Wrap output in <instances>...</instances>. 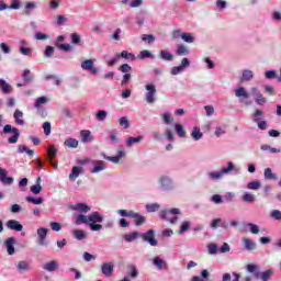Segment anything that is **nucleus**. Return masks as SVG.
Masks as SVG:
<instances>
[{"label": "nucleus", "instance_id": "obj_58", "mask_svg": "<svg viewBox=\"0 0 281 281\" xmlns=\"http://www.w3.org/2000/svg\"><path fill=\"white\" fill-rule=\"evenodd\" d=\"M97 120H100L101 122H104L106 120V111L100 110L97 113Z\"/></svg>", "mask_w": 281, "mask_h": 281}, {"label": "nucleus", "instance_id": "obj_25", "mask_svg": "<svg viewBox=\"0 0 281 281\" xmlns=\"http://www.w3.org/2000/svg\"><path fill=\"white\" fill-rule=\"evenodd\" d=\"M254 78V72L251 70H244L239 82H249Z\"/></svg>", "mask_w": 281, "mask_h": 281}, {"label": "nucleus", "instance_id": "obj_38", "mask_svg": "<svg viewBox=\"0 0 281 281\" xmlns=\"http://www.w3.org/2000/svg\"><path fill=\"white\" fill-rule=\"evenodd\" d=\"M175 131H176L178 136L186 137V130L183 128V125H181L179 123H176Z\"/></svg>", "mask_w": 281, "mask_h": 281}, {"label": "nucleus", "instance_id": "obj_44", "mask_svg": "<svg viewBox=\"0 0 281 281\" xmlns=\"http://www.w3.org/2000/svg\"><path fill=\"white\" fill-rule=\"evenodd\" d=\"M244 245H245V248L248 249L249 251L251 249H255V247H256V244L254 243V240L248 239V238L244 239Z\"/></svg>", "mask_w": 281, "mask_h": 281}, {"label": "nucleus", "instance_id": "obj_27", "mask_svg": "<svg viewBox=\"0 0 281 281\" xmlns=\"http://www.w3.org/2000/svg\"><path fill=\"white\" fill-rule=\"evenodd\" d=\"M78 139L76 138H67L65 142H64V146H66L67 148H78Z\"/></svg>", "mask_w": 281, "mask_h": 281}, {"label": "nucleus", "instance_id": "obj_55", "mask_svg": "<svg viewBox=\"0 0 281 281\" xmlns=\"http://www.w3.org/2000/svg\"><path fill=\"white\" fill-rule=\"evenodd\" d=\"M43 128H44V134L45 135H50V133H52V123L45 122L43 124Z\"/></svg>", "mask_w": 281, "mask_h": 281}, {"label": "nucleus", "instance_id": "obj_47", "mask_svg": "<svg viewBox=\"0 0 281 281\" xmlns=\"http://www.w3.org/2000/svg\"><path fill=\"white\" fill-rule=\"evenodd\" d=\"M160 58L164 60H172L173 56L168 50H160Z\"/></svg>", "mask_w": 281, "mask_h": 281}, {"label": "nucleus", "instance_id": "obj_45", "mask_svg": "<svg viewBox=\"0 0 281 281\" xmlns=\"http://www.w3.org/2000/svg\"><path fill=\"white\" fill-rule=\"evenodd\" d=\"M119 70H121L122 74H131V71H133V68H132L131 65H128V64H122V65L119 67Z\"/></svg>", "mask_w": 281, "mask_h": 281}, {"label": "nucleus", "instance_id": "obj_59", "mask_svg": "<svg viewBox=\"0 0 281 281\" xmlns=\"http://www.w3.org/2000/svg\"><path fill=\"white\" fill-rule=\"evenodd\" d=\"M44 55L46 56V58H50V56H54V46H46Z\"/></svg>", "mask_w": 281, "mask_h": 281}, {"label": "nucleus", "instance_id": "obj_24", "mask_svg": "<svg viewBox=\"0 0 281 281\" xmlns=\"http://www.w3.org/2000/svg\"><path fill=\"white\" fill-rule=\"evenodd\" d=\"M13 117L15 120V123L19 124V126H23L25 124V121L23 120V113L21 110H15Z\"/></svg>", "mask_w": 281, "mask_h": 281}, {"label": "nucleus", "instance_id": "obj_50", "mask_svg": "<svg viewBox=\"0 0 281 281\" xmlns=\"http://www.w3.org/2000/svg\"><path fill=\"white\" fill-rule=\"evenodd\" d=\"M138 58L140 60H144V58H153V54H150V52L148 50H140L138 54Z\"/></svg>", "mask_w": 281, "mask_h": 281}, {"label": "nucleus", "instance_id": "obj_43", "mask_svg": "<svg viewBox=\"0 0 281 281\" xmlns=\"http://www.w3.org/2000/svg\"><path fill=\"white\" fill-rule=\"evenodd\" d=\"M181 38L184 43H194V37L191 33H182Z\"/></svg>", "mask_w": 281, "mask_h": 281}, {"label": "nucleus", "instance_id": "obj_14", "mask_svg": "<svg viewBox=\"0 0 281 281\" xmlns=\"http://www.w3.org/2000/svg\"><path fill=\"white\" fill-rule=\"evenodd\" d=\"M7 227L13 229L14 232H23V225L19 224L15 220H10L7 222Z\"/></svg>", "mask_w": 281, "mask_h": 281}, {"label": "nucleus", "instance_id": "obj_2", "mask_svg": "<svg viewBox=\"0 0 281 281\" xmlns=\"http://www.w3.org/2000/svg\"><path fill=\"white\" fill-rule=\"evenodd\" d=\"M170 214L173 215V217L170 218ZM180 214L179 209H171L169 211H161L160 212V218L161 221H169L171 224L177 223L179 221V217L177 216Z\"/></svg>", "mask_w": 281, "mask_h": 281}, {"label": "nucleus", "instance_id": "obj_15", "mask_svg": "<svg viewBox=\"0 0 281 281\" xmlns=\"http://www.w3.org/2000/svg\"><path fill=\"white\" fill-rule=\"evenodd\" d=\"M102 273L106 276V278H111L113 276V263L106 262L102 265Z\"/></svg>", "mask_w": 281, "mask_h": 281}, {"label": "nucleus", "instance_id": "obj_39", "mask_svg": "<svg viewBox=\"0 0 281 281\" xmlns=\"http://www.w3.org/2000/svg\"><path fill=\"white\" fill-rule=\"evenodd\" d=\"M176 54H177V56H187V54H188V48L186 47V45L180 44V45H178V47H177Z\"/></svg>", "mask_w": 281, "mask_h": 281}, {"label": "nucleus", "instance_id": "obj_41", "mask_svg": "<svg viewBox=\"0 0 281 281\" xmlns=\"http://www.w3.org/2000/svg\"><path fill=\"white\" fill-rule=\"evenodd\" d=\"M142 41H144L145 43H148L150 45V43H155V35H153V34H143L142 35Z\"/></svg>", "mask_w": 281, "mask_h": 281}, {"label": "nucleus", "instance_id": "obj_21", "mask_svg": "<svg viewBox=\"0 0 281 281\" xmlns=\"http://www.w3.org/2000/svg\"><path fill=\"white\" fill-rule=\"evenodd\" d=\"M256 278H260L262 281H269L271 280V276H273V270H265L261 273H256Z\"/></svg>", "mask_w": 281, "mask_h": 281}, {"label": "nucleus", "instance_id": "obj_10", "mask_svg": "<svg viewBox=\"0 0 281 281\" xmlns=\"http://www.w3.org/2000/svg\"><path fill=\"white\" fill-rule=\"evenodd\" d=\"M251 92L256 93V95H257V98L255 100L256 104H259V106L267 104V98H265V95H262V93H260L258 91V88H251Z\"/></svg>", "mask_w": 281, "mask_h": 281}, {"label": "nucleus", "instance_id": "obj_18", "mask_svg": "<svg viewBox=\"0 0 281 281\" xmlns=\"http://www.w3.org/2000/svg\"><path fill=\"white\" fill-rule=\"evenodd\" d=\"M236 98H243L244 100H249V92L244 87L235 89Z\"/></svg>", "mask_w": 281, "mask_h": 281}, {"label": "nucleus", "instance_id": "obj_46", "mask_svg": "<svg viewBox=\"0 0 281 281\" xmlns=\"http://www.w3.org/2000/svg\"><path fill=\"white\" fill-rule=\"evenodd\" d=\"M27 201V203H33L34 205H41V203H43V198H32V196H26L25 199Z\"/></svg>", "mask_w": 281, "mask_h": 281}, {"label": "nucleus", "instance_id": "obj_60", "mask_svg": "<svg viewBox=\"0 0 281 281\" xmlns=\"http://www.w3.org/2000/svg\"><path fill=\"white\" fill-rule=\"evenodd\" d=\"M50 228L53 229V232H60L63 229V226L60 225V223L52 222Z\"/></svg>", "mask_w": 281, "mask_h": 281}, {"label": "nucleus", "instance_id": "obj_32", "mask_svg": "<svg viewBox=\"0 0 281 281\" xmlns=\"http://www.w3.org/2000/svg\"><path fill=\"white\" fill-rule=\"evenodd\" d=\"M55 47H57L58 49H60L61 52H71L72 47L70 44H61L58 42H55Z\"/></svg>", "mask_w": 281, "mask_h": 281}, {"label": "nucleus", "instance_id": "obj_31", "mask_svg": "<svg viewBox=\"0 0 281 281\" xmlns=\"http://www.w3.org/2000/svg\"><path fill=\"white\" fill-rule=\"evenodd\" d=\"M127 274L130 276V278H137V276H139L137 267H135V265L127 266Z\"/></svg>", "mask_w": 281, "mask_h": 281}, {"label": "nucleus", "instance_id": "obj_11", "mask_svg": "<svg viewBox=\"0 0 281 281\" xmlns=\"http://www.w3.org/2000/svg\"><path fill=\"white\" fill-rule=\"evenodd\" d=\"M131 218H133L136 227H139V226L144 225V223H146V217L144 215H140L139 213L133 212Z\"/></svg>", "mask_w": 281, "mask_h": 281}, {"label": "nucleus", "instance_id": "obj_35", "mask_svg": "<svg viewBox=\"0 0 281 281\" xmlns=\"http://www.w3.org/2000/svg\"><path fill=\"white\" fill-rule=\"evenodd\" d=\"M265 179L273 181V180L278 179V177L273 173L271 168H266L265 169Z\"/></svg>", "mask_w": 281, "mask_h": 281}, {"label": "nucleus", "instance_id": "obj_63", "mask_svg": "<svg viewBox=\"0 0 281 281\" xmlns=\"http://www.w3.org/2000/svg\"><path fill=\"white\" fill-rule=\"evenodd\" d=\"M207 249H209V254H217L218 251V246H216V244H210L207 246Z\"/></svg>", "mask_w": 281, "mask_h": 281}, {"label": "nucleus", "instance_id": "obj_13", "mask_svg": "<svg viewBox=\"0 0 281 281\" xmlns=\"http://www.w3.org/2000/svg\"><path fill=\"white\" fill-rule=\"evenodd\" d=\"M102 221H104V218L102 217L100 212H93L88 216V223L90 224L102 223Z\"/></svg>", "mask_w": 281, "mask_h": 281}, {"label": "nucleus", "instance_id": "obj_33", "mask_svg": "<svg viewBox=\"0 0 281 281\" xmlns=\"http://www.w3.org/2000/svg\"><path fill=\"white\" fill-rule=\"evenodd\" d=\"M142 139H144V136L128 137L126 140V146L131 147L133 144H139Z\"/></svg>", "mask_w": 281, "mask_h": 281}, {"label": "nucleus", "instance_id": "obj_52", "mask_svg": "<svg viewBox=\"0 0 281 281\" xmlns=\"http://www.w3.org/2000/svg\"><path fill=\"white\" fill-rule=\"evenodd\" d=\"M19 153H26L30 155V157H32V155H34V150L29 149L27 146H25V145L19 146Z\"/></svg>", "mask_w": 281, "mask_h": 281}, {"label": "nucleus", "instance_id": "obj_22", "mask_svg": "<svg viewBox=\"0 0 281 281\" xmlns=\"http://www.w3.org/2000/svg\"><path fill=\"white\" fill-rule=\"evenodd\" d=\"M117 58H125V60H137V57L133 53H128V50H123L121 54H117Z\"/></svg>", "mask_w": 281, "mask_h": 281}, {"label": "nucleus", "instance_id": "obj_48", "mask_svg": "<svg viewBox=\"0 0 281 281\" xmlns=\"http://www.w3.org/2000/svg\"><path fill=\"white\" fill-rule=\"evenodd\" d=\"M260 181H251L247 184L248 190H260Z\"/></svg>", "mask_w": 281, "mask_h": 281}, {"label": "nucleus", "instance_id": "obj_16", "mask_svg": "<svg viewBox=\"0 0 281 281\" xmlns=\"http://www.w3.org/2000/svg\"><path fill=\"white\" fill-rule=\"evenodd\" d=\"M124 157H126V153L119 150L116 156H108L105 159H108V161H112V164H120V159Z\"/></svg>", "mask_w": 281, "mask_h": 281}, {"label": "nucleus", "instance_id": "obj_17", "mask_svg": "<svg viewBox=\"0 0 281 281\" xmlns=\"http://www.w3.org/2000/svg\"><path fill=\"white\" fill-rule=\"evenodd\" d=\"M82 172V167L75 166L71 169V172L69 173L70 181H76L80 177Z\"/></svg>", "mask_w": 281, "mask_h": 281}, {"label": "nucleus", "instance_id": "obj_30", "mask_svg": "<svg viewBox=\"0 0 281 281\" xmlns=\"http://www.w3.org/2000/svg\"><path fill=\"white\" fill-rule=\"evenodd\" d=\"M37 234L40 237V245H45V238H47V228L37 229Z\"/></svg>", "mask_w": 281, "mask_h": 281}, {"label": "nucleus", "instance_id": "obj_57", "mask_svg": "<svg viewBox=\"0 0 281 281\" xmlns=\"http://www.w3.org/2000/svg\"><path fill=\"white\" fill-rule=\"evenodd\" d=\"M42 190H43V187H41V184H34L31 187V192L33 194H41Z\"/></svg>", "mask_w": 281, "mask_h": 281}, {"label": "nucleus", "instance_id": "obj_7", "mask_svg": "<svg viewBox=\"0 0 281 281\" xmlns=\"http://www.w3.org/2000/svg\"><path fill=\"white\" fill-rule=\"evenodd\" d=\"M147 93H146V102L153 104L155 102V93H157V89H155V85H147L146 86Z\"/></svg>", "mask_w": 281, "mask_h": 281}, {"label": "nucleus", "instance_id": "obj_40", "mask_svg": "<svg viewBox=\"0 0 281 281\" xmlns=\"http://www.w3.org/2000/svg\"><path fill=\"white\" fill-rule=\"evenodd\" d=\"M126 243H133L136 238H139V233L134 232L124 236Z\"/></svg>", "mask_w": 281, "mask_h": 281}, {"label": "nucleus", "instance_id": "obj_56", "mask_svg": "<svg viewBox=\"0 0 281 281\" xmlns=\"http://www.w3.org/2000/svg\"><path fill=\"white\" fill-rule=\"evenodd\" d=\"M70 38L74 45H80V35H78L77 33H72L70 35Z\"/></svg>", "mask_w": 281, "mask_h": 281}, {"label": "nucleus", "instance_id": "obj_5", "mask_svg": "<svg viewBox=\"0 0 281 281\" xmlns=\"http://www.w3.org/2000/svg\"><path fill=\"white\" fill-rule=\"evenodd\" d=\"M140 237L146 243H149V245H151V247H157L158 243H157V239H155V231L149 229L146 232V234L140 235Z\"/></svg>", "mask_w": 281, "mask_h": 281}, {"label": "nucleus", "instance_id": "obj_49", "mask_svg": "<svg viewBox=\"0 0 281 281\" xmlns=\"http://www.w3.org/2000/svg\"><path fill=\"white\" fill-rule=\"evenodd\" d=\"M159 204L158 203H153V204H147L146 210L147 212H159Z\"/></svg>", "mask_w": 281, "mask_h": 281}, {"label": "nucleus", "instance_id": "obj_23", "mask_svg": "<svg viewBox=\"0 0 281 281\" xmlns=\"http://www.w3.org/2000/svg\"><path fill=\"white\" fill-rule=\"evenodd\" d=\"M80 137H81V142H83V144H89V142H91V131H89V130L80 131Z\"/></svg>", "mask_w": 281, "mask_h": 281}, {"label": "nucleus", "instance_id": "obj_9", "mask_svg": "<svg viewBox=\"0 0 281 281\" xmlns=\"http://www.w3.org/2000/svg\"><path fill=\"white\" fill-rule=\"evenodd\" d=\"M0 181L3 186H12V183H14V179L12 177H8V171L2 168H0Z\"/></svg>", "mask_w": 281, "mask_h": 281}, {"label": "nucleus", "instance_id": "obj_37", "mask_svg": "<svg viewBox=\"0 0 281 281\" xmlns=\"http://www.w3.org/2000/svg\"><path fill=\"white\" fill-rule=\"evenodd\" d=\"M74 236L77 240H85V238H87V234L82 229H75Z\"/></svg>", "mask_w": 281, "mask_h": 281}, {"label": "nucleus", "instance_id": "obj_53", "mask_svg": "<svg viewBox=\"0 0 281 281\" xmlns=\"http://www.w3.org/2000/svg\"><path fill=\"white\" fill-rule=\"evenodd\" d=\"M165 124H172V122H175V119L172 117V115L165 113L161 115Z\"/></svg>", "mask_w": 281, "mask_h": 281}, {"label": "nucleus", "instance_id": "obj_36", "mask_svg": "<svg viewBox=\"0 0 281 281\" xmlns=\"http://www.w3.org/2000/svg\"><path fill=\"white\" fill-rule=\"evenodd\" d=\"M34 8H36V3H34V2H26L25 7H24V14L30 16V14H32V10H34Z\"/></svg>", "mask_w": 281, "mask_h": 281}, {"label": "nucleus", "instance_id": "obj_1", "mask_svg": "<svg viewBox=\"0 0 281 281\" xmlns=\"http://www.w3.org/2000/svg\"><path fill=\"white\" fill-rule=\"evenodd\" d=\"M236 166H234V162H228L227 167H223L221 171H212L209 173L210 179L217 180L223 177V175H228V172H232Z\"/></svg>", "mask_w": 281, "mask_h": 281}, {"label": "nucleus", "instance_id": "obj_61", "mask_svg": "<svg viewBox=\"0 0 281 281\" xmlns=\"http://www.w3.org/2000/svg\"><path fill=\"white\" fill-rule=\"evenodd\" d=\"M120 126H123V128H128V126H131L126 116L120 119Z\"/></svg>", "mask_w": 281, "mask_h": 281}, {"label": "nucleus", "instance_id": "obj_29", "mask_svg": "<svg viewBox=\"0 0 281 281\" xmlns=\"http://www.w3.org/2000/svg\"><path fill=\"white\" fill-rule=\"evenodd\" d=\"M76 225H82V224H89V216L83 215V214H79L76 216V221H75Z\"/></svg>", "mask_w": 281, "mask_h": 281}, {"label": "nucleus", "instance_id": "obj_4", "mask_svg": "<svg viewBox=\"0 0 281 281\" xmlns=\"http://www.w3.org/2000/svg\"><path fill=\"white\" fill-rule=\"evenodd\" d=\"M68 210H71L72 212H78L79 214H87V212H90L91 207L85 203H76L69 204Z\"/></svg>", "mask_w": 281, "mask_h": 281}, {"label": "nucleus", "instance_id": "obj_64", "mask_svg": "<svg viewBox=\"0 0 281 281\" xmlns=\"http://www.w3.org/2000/svg\"><path fill=\"white\" fill-rule=\"evenodd\" d=\"M271 216L272 218H274L276 221H281V212L278 210H274L271 212Z\"/></svg>", "mask_w": 281, "mask_h": 281}, {"label": "nucleus", "instance_id": "obj_8", "mask_svg": "<svg viewBox=\"0 0 281 281\" xmlns=\"http://www.w3.org/2000/svg\"><path fill=\"white\" fill-rule=\"evenodd\" d=\"M93 168L90 170L92 175L102 172L106 168V164L103 160H92Z\"/></svg>", "mask_w": 281, "mask_h": 281}, {"label": "nucleus", "instance_id": "obj_28", "mask_svg": "<svg viewBox=\"0 0 281 281\" xmlns=\"http://www.w3.org/2000/svg\"><path fill=\"white\" fill-rule=\"evenodd\" d=\"M153 262L159 269H168V263H166V261H164V259L160 257H155Z\"/></svg>", "mask_w": 281, "mask_h": 281}, {"label": "nucleus", "instance_id": "obj_42", "mask_svg": "<svg viewBox=\"0 0 281 281\" xmlns=\"http://www.w3.org/2000/svg\"><path fill=\"white\" fill-rule=\"evenodd\" d=\"M47 102V98L45 97H40L36 99L34 108L35 109H41V106H43V104H45Z\"/></svg>", "mask_w": 281, "mask_h": 281}, {"label": "nucleus", "instance_id": "obj_19", "mask_svg": "<svg viewBox=\"0 0 281 281\" xmlns=\"http://www.w3.org/2000/svg\"><path fill=\"white\" fill-rule=\"evenodd\" d=\"M14 243H15L14 237H10L5 240L7 251L9 256H14Z\"/></svg>", "mask_w": 281, "mask_h": 281}, {"label": "nucleus", "instance_id": "obj_6", "mask_svg": "<svg viewBox=\"0 0 281 281\" xmlns=\"http://www.w3.org/2000/svg\"><path fill=\"white\" fill-rule=\"evenodd\" d=\"M81 68L85 69V71H90L92 76H95L98 74V68L93 66V59H86L81 63Z\"/></svg>", "mask_w": 281, "mask_h": 281}, {"label": "nucleus", "instance_id": "obj_51", "mask_svg": "<svg viewBox=\"0 0 281 281\" xmlns=\"http://www.w3.org/2000/svg\"><path fill=\"white\" fill-rule=\"evenodd\" d=\"M243 201H245V203H254V201H256V198H254L251 193H245L243 195Z\"/></svg>", "mask_w": 281, "mask_h": 281}, {"label": "nucleus", "instance_id": "obj_54", "mask_svg": "<svg viewBox=\"0 0 281 281\" xmlns=\"http://www.w3.org/2000/svg\"><path fill=\"white\" fill-rule=\"evenodd\" d=\"M131 78H132L131 72L125 74L121 81L122 87H126V85H128V82H131Z\"/></svg>", "mask_w": 281, "mask_h": 281}, {"label": "nucleus", "instance_id": "obj_62", "mask_svg": "<svg viewBox=\"0 0 281 281\" xmlns=\"http://www.w3.org/2000/svg\"><path fill=\"white\" fill-rule=\"evenodd\" d=\"M188 229H190V222H183L180 227L179 234H184V232H188Z\"/></svg>", "mask_w": 281, "mask_h": 281}, {"label": "nucleus", "instance_id": "obj_34", "mask_svg": "<svg viewBox=\"0 0 281 281\" xmlns=\"http://www.w3.org/2000/svg\"><path fill=\"white\" fill-rule=\"evenodd\" d=\"M191 136L193 137V139H195V142H198V139H201V137H203V133H201L200 127L195 126L193 127Z\"/></svg>", "mask_w": 281, "mask_h": 281}, {"label": "nucleus", "instance_id": "obj_20", "mask_svg": "<svg viewBox=\"0 0 281 281\" xmlns=\"http://www.w3.org/2000/svg\"><path fill=\"white\" fill-rule=\"evenodd\" d=\"M58 153V149H56V146L48 145L47 147V159L48 161H54L56 158V154Z\"/></svg>", "mask_w": 281, "mask_h": 281}, {"label": "nucleus", "instance_id": "obj_3", "mask_svg": "<svg viewBox=\"0 0 281 281\" xmlns=\"http://www.w3.org/2000/svg\"><path fill=\"white\" fill-rule=\"evenodd\" d=\"M3 133H13L8 139L9 144H16V142H19V128H12V125L8 124L3 127Z\"/></svg>", "mask_w": 281, "mask_h": 281}, {"label": "nucleus", "instance_id": "obj_12", "mask_svg": "<svg viewBox=\"0 0 281 281\" xmlns=\"http://www.w3.org/2000/svg\"><path fill=\"white\" fill-rule=\"evenodd\" d=\"M58 267H59L58 261L52 260V261L44 263L43 269L45 271L53 272V271H58Z\"/></svg>", "mask_w": 281, "mask_h": 281}, {"label": "nucleus", "instance_id": "obj_26", "mask_svg": "<svg viewBox=\"0 0 281 281\" xmlns=\"http://www.w3.org/2000/svg\"><path fill=\"white\" fill-rule=\"evenodd\" d=\"M0 89L3 93H12V86H10L5 80L0 79Z\"/></svg>", "mask_w": 281, "mask_h": 281}]
</instances>
